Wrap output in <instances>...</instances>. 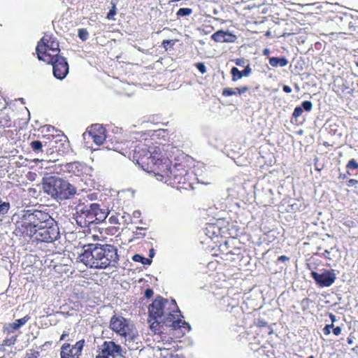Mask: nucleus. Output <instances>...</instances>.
Wrapping results in <instances>:
<instances>
[{
	"instance_id": "obj_15",
	"label": "nucleus",
	"mask_w": 358,
	"mask_h": 358,
	"mask_svg": "<svg viewBox=\"0 0 358 358\" xmlns=\"http://www.w3.org/2000/svg\"><path fill=\"white\" fill-rule=\"evenodd\" d=\"M310 275L316 284L321 287H330L336 279L334 270H324L322 273H318L312 270Z\"/></svg>"
},
{
	"instance_id": "obj_59",
	"label": "nucleus",
	"mask_w": 358,
	"mask_h": 358,
	"mask_svg": "<svg viewBox=\"0 0 358 358\" xmlns=\"http://www.w3.org/2000/svg\"><path fill=\"white\" fill-rule=\"evenodd\" d=\"M348 343L349 344H351V343H352V339L348 338Z\"/></svg>"
},
{
	"instance_id": "obj_30",
	"label": "nucleus",
	"mask_w": 358,
	"mask_h": 358,
	"mask_svg": "<svg viewBox=\"0 0 358 358\" xmlns=\"http://www.w3.org/2000/svg\"><path fill=\"white\" fill-rule=\"evenodd\" d=\"M132 259L136 262H141L144 265L150 264L152 262L150 259L145 258L139 254L134 255L132 257Z\"/></svg>"
},
{
	"instance_id": "obj_48",
	"label": "nucleus",
	"mask_w": 358,
	"mask_h": 358,
	"mask_svg": "<svg viewBox=\"0 0 358 358\" xmlns=\"http://www.w3.org/2000/svg\"><path fill=\"white\" fill-rule=\"evenodd\" d=\"M289 260V258L285 255H281V256L278 257V261L282 262H287Z\"/></svg>"
},
{
	"instance_id": "obj_51",
	"label": "nucleus",
	"mask_w": 358,
	"mask_h": 358,
	"mask_svg": "<svg viewBox=\"0 0 358 358\" xmlns=\"http://www.w3.org/2000/svg\"><path fill=\"white\" fill-rule=\"evenodd\" d=\"M69 336V333L66 331H64L63 334L61 335L59 341H64L66 337Z\"/></svg>"
},
{
	"instance_id": "obj_64",
	"label": "nucleus",
	"mask_w": 358,
	"mask_h": 358,
	"mask_svg": "<svg viewBox=\"0 0 358 358\" xmlns=\"http://www.w3.org/2000/svg\"><path fill=\"white\" fill-rule=\"evenodd\" d=\"M0 358H3V357H0Z\"/></svg>"
},
{
	"instance_id": "obj_23",
	"label": "nucleus",
	"mask_w": 358,
	"mask_h": 358,
	"mask_svg": "<svg viewBox=\"0 0 358 358\" xmlns=\"http://www.w3.org/2000/svg\"><path fill=\"white\" fill-rule=\"evenodd\" d=\"M255 324L257 327L259 328V332L262 333L264 336L265 334L271 335L273 333V329L271 325L268 324L264 319H258Z\"/></svg>"
},
{
	"instance_id": "obj_57",
	"label": "nucleus",
	"mask_w": 358,
	"mask_h": 358,
	"mask_svg": "<svg viewBox=\"0 0 358 358\" xmlns=\"http://www.w3.org/2000/svg\"><path fill=\"white\" fill-rule=\"evenodd\" d=\"M92 237H93L94 240H98L99 239V236L93 235Z\"/></svg>"
},
{
	"instance_id": "obj_17",
	"label": "nucleus",
	"mask_w": 358,
	"mask_h": 358,
	"mask_svg": "<svg viewBox=\"0 0 358 358\" xmlns=\"http://www.w3.org/2000/svg\"><path fill=\"white\" fill-rule=\"evenodd\" d=\"M229 241H225L224 245H221L220 248L222 251V259L227 262H232L240 260L241 259V248H235L234 250H227L229 249Z\"/></svg>"
},
{
	"instance_id": "obj_1",
	"label": "nucleus",
	"mask_w": 358,
	"mask_h": 358,
	"mask_svg": "<svg viewBox=\"0 0 358 358\" xmlns=\"http://www.w3.org/2000/svg\"><path fill=\"white\" fill-rule=\"evenodd\" d=\"M83 252L78 259L86 266L94 269L115 267L120 256L118 249L111 244L87 243L83 245Z\"/></svg>"
},
{
	"instance_id": "obj_49",
	"label": "nucleus",
	"mask_w": 358,
	"mask_h": 358,
	"mask_svg": "<svg viewBox=\"0 0 358 358\" xmlns=\"http://www.w3.org/2000/svg\"><path fill=\"white\" fill-rule=\"evenodd\" d=\"M323 333L327 336V335H329L330 333H331V330H330V326H327L325 325V327L323 328Z\"/></svg>"
},
{
	"instance_id": "obj_21",
	"label": "nucleus",
	"mask_w": 358,
	"mask_h": 358,
	"mask_svg": "<svg viewBox=\"0 0 358 358\" xmlns=\"http://www.w3.org/2000/svg\"><path fill=\"white\" fill-rule=\"evenodd\" d=\"M252 72V69L250 65H247L243 71L238 70L236 67H233L231 69V80L233 82H236L243 77L248 76Z\"/></svg>"
},
{
	"instance_id": "obj_36",
	"label": "nucleus",
	"mask_w": 358,
	"mask_h": 358,
	"mask_svg": "<svg viewBox=\"0 0 358 358\" xmlns=\"http://www.w3.org/2000/svg\"><path fill=\"white\" fill-rule=\"evenodd\" d=\"M40 356V352L36 350L31 349L28 352H27L24 358H38Z\"/></svg>"
},
{
	"instance_id": "obj_39",
	"label": "nucleus",
	"mask_w": 358,
	"mask_h": 358,
	"mask_svg": "<svg viewBox=\"0 0 358 358\" xmlns=\"http://www.w3.org/2000/svg\"><path fill=\"white\" fill-rule=\"evenodd\" d=\"M195 66L196 67V69L202 73V74H204L205 73H206V68L204 65L203 63L202 62H198L196 64H195Z\"/></svg>"
},
{
	"instance_id": "obj_33",
	"label": "nucleus",
	"mask_w": 358,
	"mask_h": 358,
	"mask_svg": "<svg viewBox=\"0 0 358 358\" xmlns=\"http://www.w3.org/2000/svg\"><path fill=\"white\" fill-rule=\"evenodd\" d=\"M192 13V9L189 8H181L176 13L178 17H184L190 15Z\"/></svg>"
},
{
	"instance_id": "obj_8",
	"label": "nucleus",
	"mask_w": 358,
	"mask_h": 358,
	"mask_svg": "<svg viewBox=\"0 0 358 358\" xmlns=\"http://www.w3.org/2000/svg\"><path fill=\"white\" fill-rule=\"evenodd\" d=\"M167 173L160 178L162 181L169 185L176 186L185 185L189 181L187 166L182 163H175L168 169Z\"/></svg>"
},
{
	"instance_id": "obj_6",
	"label": "nucleus",
	"mask_w": 358,
	"mask_h": 358,
	"mask_svg": "<svg viewBox=\"0 0 358 358\" xmlns=\"http://www.w3.org/2000/svg\"><path fill=\"white\" fill-rule=\"evenodd\" d=\"M45 192L56 200L71 199L76 193V189L68 181L55 176L47 178L43 184Z\"/></svg>"
},
{
	"instance_id": "obj_20",
	"label": "nucleus",
	"mask_w": 358,
	"mask_h": 358,
	"mask_svg": "<svg viewBox=\"0 0 358 358\" xmlns=\"http://www.w3.org/2000/svg\"><path fill=\"white\" fill-rule=\"evenodd\" d=\"M222 305L226 311L236 313L238 316L241 314L242 311L238 306V301L231 296H225L222 298Z\"/></svg>"
},
{
	"instance_id": "obj_60",
	"label": "nucleus",
	"mask_w": 358,
	"mask_h": 358,
	"mask_svg": "<svg viewBox=\"0 0 358 358\" xmlns=\"http://www.w3.org/2000/svg\"><path fill=\"white\" fill-rule=\"evenodd\" d=\"M307 266L309 269H311L310 264H308Z\"/></svg>"
},
{
	"instance_id": "obj_26",
	"label": "nucleus",
	"mask_w": 358,
	"mask_h": 358,
	"mask_svg": "<svg viewBox=\"0 0 358 358\" xmlns=\"http://www.w3.org/2000/svg\"><path fill=\"white\" fill-rule=\"evenodd\" d=\"M220 227L215 224H209L206 228V235L210 238L217 237L220 235Z\"/></svg>"
},
{
	"instance_id": "obj_4",
	"label": "nucleus",
	"mask_w": 358,
	"mask_h": 358,
	"mask_svg": "<svg viewBox=\"0 0 358 358\" xmlns=\"http://www.w3.org/2000/svg\"><path fill=\"white\" fill-rule=\"evenodd\" d=\"M54 219L44 210H25L16 222V234L24 238H31L37 229L52 224Z\"/></svg>"
},
{
	"instance_id": "obj_16",
	"label": "nucleus",
	"mask_w": 358,
	"mask_h": 358,
	"mask_svg": "<svg viewBox=\"0 0 358 358\" xmlns=\"http://www.w3.org/2000/svg\"><path fill=\"white\" fill-rule=\"evenodd\" d=\"M87 133L93 142L98 145H102L106 141V130L101 124L91 125L87 129Z\"/></svg>"
},
{
	"instance_id": "obj_12",
	"label": "nucleus",
	"mask_w": 358,
	"mask_h": 358,
	"mask_svg": "<svg viewBox=\"0 0 358 358\" xmlns=\"http://www.w3.org/2000/svg\"><path fill=\"white\" fill-rule=\"evenodd\" d=\"M95 358H116L122 355V348L113 341H104L96 351Z\"/></svg>"
},
{
	"instance_id": "obj_47",
	"label": "nucleus",
	"mask_w": 358,
	"mask_h": 358,
	"mask_svg": "<svg viewBox=\"0 0 358 358\" xmlns=\"http://www.w3.org/2000/svg\"><path fill=\"white\" fill-rule=\"evenodd\" d=\"M341 328L340 327H336L333 328V334L335 336H338L341 334Z\"/></svg>"
},
{
	"instance_id": "obj_40",
	"label": "nucleus",
	"mask_w": 358,
	"mask_h": 358,
	"mask_svg": "<svg viewBox=\"0 0 358 358\" xmlns=\"http://www.w3.org/2000/svg\"><path fill=\"white\" fill-rule=\"evenodd\" d=\"M6 101L3 96L0 95V112L3 111V110L6 109Z\"/></svg>"
},
{
	"instance_id": "obj_56",
	"label": "nucleus",
	"mask_w": 358,
	"mask_h": 358,
	"mask_svg": "<svg viewBox=\"0 0 358 358\" xmlns=\"http://www.w3.org/2000/svg\"><path fill=\"white\" fill-rule=\"evenodd\" d=\"M236 65L240 66L241 65V59H237L236 62Z\"/></svg>"
},
{
	"instance_id": "obj_3",
	"label": "nucleus",
	"mask_w": 358,
	"mask_h": 358,
	"mask_svg": "<svg viewBox=\"0 0 358 358\" xmlns=\"http://www.w3.org/2000/svg\"><path fill=\"white\" fill-rule=\"evenodd\" d=\"M150 318L159 320L172 329H191L188 322L182 320V315L175 300L169 301L162 296H157L148 307Z\"/></svg>"
},
{
	"instance_id": "obj_37",
	"label": "nucleus",
	"mask_w": 358,
	"mask_h": 358,
	"mask_svg": "<svg viewBox=\"0 0 358 358\" xmlns=\"http://www.w3.org/2000/svg\"><path fill=\"white\" fill-rule=\"evenodd\" d=\"M176 41H177V40H164L162 41V45L163 48L166 50H167L169 48V46L173 47L175 45Z\"/></svg>"
},
{
	"instance_id": "obj_32",
	"label": "nucleus",
	"mask_w": 358,
	"mask_h": 358,
	"mask_svg": "<svg viewBox=\"0 0 358 358\" xmlns=\"http://www.w3.org/2000/svg\"><path fill=\"white\" fill-rule=\"evenodd\" d=\"M42 147L43 144L40 141H33L30 143V148L36 153L43 151Z\"/></svg>"
},
{
	"instance_id": "obj_35",
	"label": "nucleus",
	"mask_w": 358,
	"mask_h": 358,
	"mask_svg": "<svg viewBox=\"0 0 358 358\" xmlns=\"http://www.w3.org/2000/svg\"><path fill=\"white\" fill-rule=\"evenodd\" d=\"M30 318L31 317L29 315H26L20 319L15 320L14 322L15 323L16 327L20 329L22 326L24 325L30 320Z\"/></svg>"
},
{
	"instance_id": "obj_58",
	"label": "nucleus",
	"mask_w": 358,
	"mask_h": 358,
	"mask_svg": "<svg viewBox=\"0 0 358 358\" xmlns=\"http://www.w3.org/2000/svg\"><path fill=\"white\" fill-rule=\"evenodd\" d=\"M326 325H327V326H330V329H331V328H334V324H333V323H332V324H326Z\"/></svg>"
},
{
	"instance_id": "obj_45",
	"label": "nucleus",
	"mask_w": 358,
	"mask_h": 358,
	"mask_svg": "<svg viewBox=\"0 0 358 358\" xmlns=\"http://www.w3.org/2000/svg\"><path fill=\"white\" fill-rule=\"evenodd\" d=\"M16 338L13 337L12 339H6L3 341V343L7 345H11L15 343Z\"/></svg>"
},
{
	"instance_id": "obj_63",
	"label": "nucleus",
	"mask_w": 358,
	"mask_h": 358,
	"mask_svg": "<svg viewBox=\"0 0 358 358\" xmlns=\"http://www.w3.org/2000/svg\"><path fill=\"white\" fill-rule=\"evenodd\" d=\"M308 358H314V357L312 355V356H310Z\"/></svg>"
},
{
	"instance_id": "obj_18",
	"label": "nucleus",
	"mask_w": 358,
	"mask_h": 358,
	"mask_svg": "<svg viewBox=\"0 0 358 358\" xmlns=\"http://www.w3.org/2000/svg\"><path fill=\"white\" fill-rule=\"evenodd\" d=\"M65 170L68 173L83 179L84 177L87 176L89 167L85 164L80 163L79 162H74L66 164L65 165Z\"/></svg>"
},
{
	"instance_id": "obj_41",
	"label": "nucleus",
	"mask_w": 358,
	"mask_h": 358,
	"mask_svg": "<svg viewBox=\"0 0 358 358\" xmlns=\"http://www.w3.org/2000/svg\"><path fill=\"white\" fill-rule=\"evenodd\" d=\"M108 222L111 224H117L119 223V219L117 215H112L109 217Z\"/></svg>"
},
{
	"instance_id": "obj_50",
	"label": "nucleus",
	"mask_w": 358,
	"mask_h": 358,
	"mask_svg": "<svg viewBox=\"0 0 358 358\" xmlns=\"http://www.w3.org/2000/svg\"><path fill=\"white\" fill-rule=\"evenodd\" d=\"M283 91L285 93H290L292 92V88L288 85H284L282 87Z\"/></svg>"
},
{
	"instance_id": "obj_27",
	"label": "nucleus",
	"mask_w": 358,
	"mask_h": 358,
	"mask_svg": "<svg viewBox=\"0 0 358 358\" xmlns=\"http://www.w3.org/2000/svg\"><path fill=\"white\" fill-rule=\"evenodd\" d=\"M338 255V250L331 248L330 250H326L324 253V257L331 262H334Z\"/></svg>"
},
{
	"instance_id": "obj_14",
	"label": "nucleus",
	"mask_w": 358,
	"mask_h": 358,
	"mask_svg": "<svg viewBox=\"0 0 358 358\" xmlns=\"http://www.w3.org/2000/svg\"><path fill=\"white\" fill-rule=\"evenodd\" d=\"M11 118L9 115L5 111L0 113V135L5 136L7 138H13L14 135L16 134V129Z\"/></svg>"
},
{
	"instance_id": "obj_38",
	"label": "nucleus",
	"mask_w": 358,
	"mask_h": 358,
	"mask_svg": "<svg viewBox=\"0 0 358 358\" xmlns=\"http://www.w3.org/2000/svg\"><path fill=\"white\" fill-rule=\"evenodd\" d=\"M78 36L83 41H85L88 37V32L85 29H80L78 30Z\"/></svg>"
},
{
	"instance_id": "obj_22",
	"label": "nucleus",
	"mask_w": 358,
	"mask_h": 358,
	"mask_svg": "<svg viewBox=\"0 0 358 358\" xmlns=\"http://www.w3.org/2000/svg\"><path fill=\"white\" fill-rule=\"evenodd\" d=\"M249 90V87L247 85L236 87L235 89L226 87L222 90V95L224 97L231 96L233 95H241L245 94Z\"/></svg>"
},
{
	"instance_id": "obj_61",
	"label": "nucleus",
	"mask_w": 358,
	"mask_h": 358,
	"mask_svg": "<svg viewBox=\"0 0 358 358\" xmlns=\"http://www.w3.org/2000/svg\"><path fill=\"white\" fill-rule=\"evenodd\" d=\"M177 188H181V186L177 185Z\"/></svg>"
},
{
	"instance_id": "obj_44",
	"label": "nucleus",
	"mask_w": 358,
	"mask_h": 358,
	"mask_svg": "<svg viewBox=\"0 0 358 358\" xmlns=\"http://www.w3.org/2000/svg\"><path fill=\"white\" fill-rule=\"evenodd\" d=\"M143 229H144L142 227L137 228V231L135 233L136 238L143 237L145 236V234L141 232Z\"/></svg>"
},
{
	"instance_id": "obj_2",
	"label": "nucleus",
	"mask_w": 358,
	"mask_h": 358,
	"mask_svg": "<svg viewBox=\"0 0 358 358\" xmlns=\"http://www.w3.org/2000/svg\"><path fill=\"white\" fill-rule=\"evenodd\" d=\"M133 157L144 171L153 173L160 178L168 173L172 164L167 152L159 147L149 150L145 145H138L135 148Z\"/></svg>"
},
{
	"instance_id": "obj_11",
	"label": "nucleus",
	"mask_w": 358,
	"mask_h": 358,
	"mask_svg": "<svg viewBox=\"0 0 358 358\" xmlns=\"http://www.w3.org/2000/svg\"><path fill=\"white\" fill-rule=\"evenodd\" d=\"M44 62L52 66L54 76L59 80L65 78L69 73V64L66 59L59 55H55L52 57L45 58Z\"/></svg>"
},
{
	"instance_id": "obj_10",
	"label": "nucleus",
	"mask_w": 358,
	"mask_h": 358,
	"mask_svg": "<svg viewBox=\"0 0 358 358\" xmlns=\"http://www.w3.org/2000/svg\"><path fill=\"white\" fill-rule=\"evenodd\" d=\"M59 237V228L55 223V220H52V224H47V226H42L36 229L34 235L31 238H34L38 242L52 243L56 241Z\"/></svg>"
},
{
	"instance_id": "obj_52",
	"label": "nucleus",
	"mask_w": 358,
	"mask_h": 358,
	"mask_svg": "<svg viewBox=\"0 0 358 358\" xmlns=\"http://www.w3.org/2000/svg\"><path fill=\"white\" fill-rule=\"evenodd\" d=\"M329 317H330L332 323H334L336 321V316L334 314L330 313Z\"/></svg>"
},
{
	"instance_id": "obj_24",
	"label": "nucleus",
	"mask_w": 358,
	"mask_h": 358,
	"mask_svg": "<svg viewBox=\"0 0 358 358\" xmlns=\"http://www.w3.org/2000/svg\"><path fill=\"white\" fill-rule=\"evenodd\" d=\"M313 108V103L310 101H304L301 103V106H296L292 113V116L295 118L299 117L303 113V109L307 112H310Z\"/></svg>"
},
{
	"instance_id": "obj_13",
	"label": "nucleus",
	"mask_w": 358,
	"mask_h": 358,
	"mask_svg": "<svg viewBox=\"0 0 358 358\" xmlns=\"http://www.w3.org/2000/svg\"><path fill=\"white\" fill-rule=\"evenodd\" d=\"M85 340L81 339L76 343L71 348L69 343H64L61 347L60 358H70L71 357H78L82 355V351L85 345Z\"/></svg>"
},
{
	"instance_id": "obj_55",
	"label": "nucleus",
	"mask_w": 358,
	"mask_h": 358,
	"mask_svg": "<svg viewBox=\"0 0 358 358\" xmlns=\"http://www.w3.org/2000/svg\"><path fill=\"white\" fill-rule=\"evenodd\" d=\"M347 178L346 174H340L339 178L345 179Z\"/></svg>"
},
{
	"instance_id": "obj_43",
	"label": "nucleus",
	"mask_w": 358,
	"mask_h": 358,
	"mask_svg": "<svg viewBox=\"0 0 358 358\" xmlns=\"http://www.w3.org/2000/svg\"><path fill=\"white\" fill-rule=\"evenodd\" d=\"M115 6H113V8L110 10V11L108 13L107 18L111 19L115 15Z\"/></svg>"
},
{
	"instance_id": "obj_28",
	"label": "nucleus",
	"mask_w": 358,
	"mask_h": 358,
	"mask_svg": "<svg viewBox=\"0 0 358 358\" xmlns=\"http://www.w3.org/2000/svg\"><path fill=\"white\" fill-rule=\"evenodd\" d=\"M149 322H150V329L155 334H162V331H161V324L162 322L159 320H152L150 318L149 320Z\"/></svg>"
},
{
	"instance_id": "obj_54",
	"label": "nucleus",
	"mask_w": 358,
	"mask_h": 358,
	"mask_svg": "<svg viewBox=\"0 0 358 358\" xmlns=\"http://www.w3.org/2000/svg\"><path fill=\"white\" fill-rule=\"evenodd\" d=\"M154 255V250L153 249H151L150 250V254H149V256L152 258Z\"/></svg>"
},
{
	"instance_id": "obj_29",
	"label": "nucleus",
	"mask_w": 358,
	"mask_h": 358,
	"mask_svg": "<svg viewBox=\"0 0 358 358\" xmlns=\"http://www.w3.org/2000/svg\"><path fill=\"white\" fill-rule=\"evenodd\" d=\"M17 329H19L17 328V327H16V324L14 322L10 323H6L3 327V332L8 335L14 333Z\"/></svg>"
},
{
	"instance_id": "obj_42",
	"label": "nucleus",
	"mask_w": 358,
	"mask_h": 358,
	"mask_svg": "<svg viewBox=\"0 0 358 358\" xmlns=\"http://www.w3.org/2000/svg\"><path fill=\"white\" fill-rule=\"evenodd\" d=\"M358 184V180L356 179H350L347 182V186L350 187L353 186H356Z\"/></svg>"
},
{
	"instance_id": "obj_31",
	"label": "nucleus",
	"mask_w": 358,
	"mask_h": 358,
	"mask_svg": "<svg viewBox=\"0 0 358 358\" xmlns=\"http://www.w3.org/2000/svg\"><path fill=\"white\" fill-rule=\"evenodd\" d=\"M300 303L302 310L306 312L310 308V306L313 303V301L309 298H304L301 301Z\"/></svg>"
},
{
	"instance_id": "obj_34",
	"label": "nucleus",
	"mask_w": 358,
	"mask_h": 358,
	"mask_svg": "<svg viewBox=\"0 0 358 358\" xmlns=\"http://www.w3.org/2000/svg\"><path fill=\"white\" fill-rule=\"evenodd\" d=\"M10 208V203L8 202L3 201L0 198V215H5L8 213Z\"/></svg>"
},
{
	"instance_id": "obj_62",
	"label": "nucleus",
	"mask_w": 358,
	"mask_h": 358,
	"mask_svg": "<svg viewBox=\"0 0 358 358\" xmlns=\"http://www.w3.org/2000/svg\"><path fill=\"white\" fill-rule=\"evenodd\" d=\"M177 188H181V186L177 185Z\"/></svg>"
},
{
	"instance_id": "obj_25",
	"label": "nucleus",
	"mask_w": 358,
	"mask_h": 358,
	"mask_svg": "<svg viewBox=\"0 0 358 358\" xmlns=\"http://www.w3.org/2000/svg\"><path fill=\"white\" fill-rule=\"evenodd\" d=\"M269 64L272 67H284L288 64V60L286 57H270L268 59Z\"/></svg>"
},
{
	"instance_id": "obj_46",
	"label": "nucleus",
	"mask_w": 358,
	"mask_h": 358,
	"mask_svg": "<svg viewBox=\"0 0 358 358\" xmlns=\"http://www.w3.org/2000/svg\"><path fill=\"white\" fill-rule=\"evenodd\" d=\"M152 295H153V291H152V289H149V288L145 289V297H147V298H150V297H152Z\"/></svg>"
},
{
	"instance_id": "obj_19",
	"label": "nucleus",
	"mask_w": 358,
	"mask_h": 358,
	"mask_svg": "<svg viewBox=\"0 0 358 358\" xmlns=\"http://www.w3.org/2000/svg\"><path fill=\"white\" fill-rule=\"evenodd\" d=\"M211 38L217 43H234L237 37L229 31L218 30L211 36Z\"/></svg>"
},
{
	"instance_id": "obj_7",
	"label": "nucleus",
	"mask_w": 358,
	"mask_h": 358,
	"mask_svg": "<svg viewBox=\"0 0 358 358\" xmlns=\"http://www.w3.org/2000/svg\"><path fill=\"white\" fill-rule=\"evenodd\" d=\"M36 52L38 59L43 62L48 57H52L55 55L59 54V42L52 35L45 34L38 42Z\"/></svg>"
},
{
	"instance_id": "obj_9",
	"label": "nucleus",
	"mask_w": 358,
	"mask_h": 358,
	"mask_svg": "<svg viewBox=\"0 0 358 358\" xmlns=\"http://www.w3.org/2000/svg\"><path fill=\"white\" fill-rule=\"evenodd\" d=\"M109 327L117 335L126 339H132L135 336L134 325L129 320L121 315H113L110 320Z\"/></svg>"
},
{
	"instance_id": "obj_53",
	"label": "nucleus",
	"mask_w": 358,
	"mask_h": 358,
	"mask_svg": "<svg viewBox=\"0 0 358 358\" xmlns=\"http://www.w3.org/2000/svg\"><path fill=\"white\" fill-rule=\"evenodd\" d=\"M269 50L268 49H265L264 51H263V54L264 55H268L269 54Z\"/></svg>"
},
{
	"instance_id": "obj_5",
	"label": "nucleus",
	"mask_w": 358,
	"mask_h": 358,
	"mask_svg": "<svg viewBox=\"0 0 358 358\" xmlns=\"http://www.w3.org/2000/svg\"><path fill=\"white\" fill-rule=\"evenodd\" d=\"M96 199V194L92 193L79 199L78 203L76 206V220L77 224L81 227H86L90 224L101 222L102 217H100V218L97 217L99 214H103V219L106 217L104 213L101 211L99 204L95 203H86L88 201H94Z\"/></svg>"
}]
</instances>
